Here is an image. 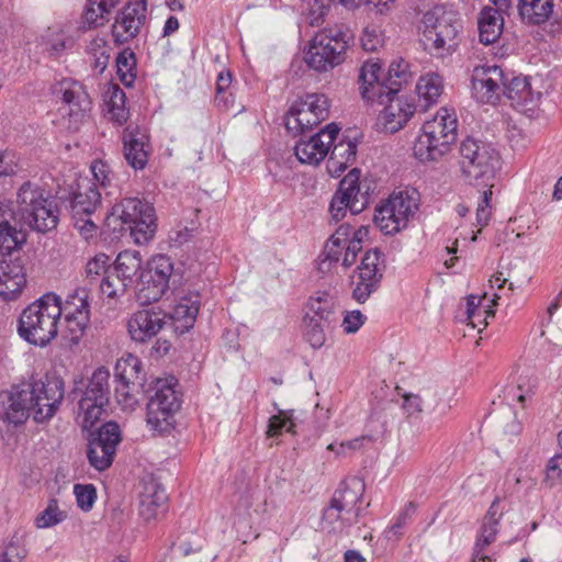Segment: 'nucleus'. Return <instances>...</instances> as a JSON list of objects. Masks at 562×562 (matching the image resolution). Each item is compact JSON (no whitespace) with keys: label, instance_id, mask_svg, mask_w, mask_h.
Returning <instances> with one entry per match:
<instances>
[{"label":"nucleus","instance_id":"obj_1","mask_svg":"<svg viewBox=\"0 0 562 562\" xmlns=\"http://www.w3.org/2000/svg\"><path fill=\"white\" fill-rule=\"evenodd\" d=\"M65 395L61 378L47 376L45 381L13 385L0 392V420L13 425L23 424L32 414L36 423L50 419Z\"/></svg>","mask_w":562,"mask_h":562},{"label":"nucleus","instance_id":"obj_2","mask_svg":"<svg viewBox=\"0 0 562 562\" xmlns=\"http://www.w3.org/2000/svg\"><path fill=\"white\" fill-rule=\"evenodd\" d=\"M461 172L469 184L483 188L476 209V222L486 226L492 215V188L501 156L493 144L474 137H467L459 147Z\"/></svg>","mask_w":562,"mask_h":562},{"label":"nucleus","instance_id":"obj_3","mask_svg":"<svg viewBox=\"0 0 562 562\" xmlns=\"http://www.w3.org/2000/svg\"><path fill=\"white\" fill-rule=\"evenodd\" d=\"M60 297L48 292L25 307L18 321V333L31 345L46 347L58 335Z\"/></svg>","mask_w":562,"mask_h":562},{"label":"nucleus","instance_id":"obj_4","mask_svg":"<svg viewBox=\"0 0 562 562\" xmlns=\"http://www.w3.org/2000/svg\"><path fill=\"white\" fill-rule=\"evenodd\" d=\"M353 33L345 24L324 27L314 36L306 54L307 65L316 71L331 70L346 59Z\"/></svg>","mask_w":562,"mask_h":562},{"label":"nucleus","instance_id":"obj_5","mask_svg":"<svg viewBox=\"0 0 562 562\" xmlns=\"http://www.w3.org/2000/svg\"><path fill=\"white\" fill-rule=\"evenodd\" d=\"M16 204L21 220L31 229L47 233L57 227L59 210L40 186L23 183L18 191Z\"/></svg>","mask_w":562,"mask_h":562},{"label":"nucleus","instance_id":"obj_6","mask_svg":"<svg viewBox=\"0 0 562 562\" xmlns=\"http://www.w3.org/2000/svg\"><path fill=\"white\" fill-rule=\"evenodd\" d=\"M458 122L456 116L441 110L432 119L424 123L413 150L420 161L437 160L443 156L457 138Z\"/></svg>","mask_w":562,"mask_h":562},{"label":"nucleus","instance_id":"obj_7","mask_svg":"<svg viewBox=\"0 0 562 562\" xmlns=\"http://www.w3.org/2000/svg\"><path fill=\"white\" fill-rule=\"evenodd\" d=\"M422 24V42L426 49L441 57L456 50L462 23L452 12H446L443 8L436 7L423 15Z\"/></svg>","mask_w":562,"mask_h":562},{"label":"nucleus","instance_id":"obj_8","mask_svg":"<svg viewBox=\"0 0 562 562\" xmlns=\"http://www.w3.org/2000/svg\"><path fill=\"white\" fill-rule=\"evenodd\" d=\"M101 196L102 193L98 187L85 179L78 181L71 188V192L61 199L71 216L74 226L85 239H89L97 234L98 225L93 215L101 205Z\"/></svg>","mask_w":562,"mask_h":562},{"label":"nucleus","instance_id":"obj_9","mask_svg":"<svg viewBox=\"0 0 562 562\" xmlns=\"http://www.w3.org/2000/svg\"><path fill=\"white\" fill-rule=\"evenodd\" d=\"M179 281L180 277L175 271L171 258L167 255H156L147 261L139 274L137 300L142 304L157 302Z\"/></svg>","mask_w":562,"mask_h":562},{"label":"nucleus","instance_id":"obj_10","mask_svg":"<svg viewBox=\"0 0 562 562\" xmlns=\"http://www.w3.org/2000/svg\"><path fill=\"white\" fill-rule=\"evenodd\" d=\"M110 216H117L130 229L137 245L151 240L157 229L155 209L139 198H125L112 207Z\"/></svg>","mask_w":562,"mask_h":562},{"label":"nucleus","instance_id":"obj_11","mask_svg":"<svg viewBox=\"0 0 562 562\" xmlns=\"http://www.w3.org/2000/svg\"><path fill=\"white\" fill-rule=\"evenodd\" d=\"M417 192H393L376 207L374 223L385 235H394L405 229L418 209Z\"/></svg>","mask_w":562,"mask_h":562},{"label":"nucleus","instance_id":"obj_12","mask_svg":"<svg viewBox=\"0 0 562 562\" xmlns=\"http://www.w3.org/2000/svg\"><path fill=\"white\" fill-rule=\"evenodd\" d=\"M110 372L105 368H98L92 373L85 392L78 403V418L85 430H90L101 418L110 400Z\"/></svg>","mask_w":562,"mask_h":562},{"label":"nucleus","instance_id":"obj_13","mask_svg":"<svg viewBox=\"0 0 562 562\" xmlns=\"http://www.w3.org/2000/svg\"><path fill=\"white\" fill-rule=\"evenodd\" d=\"M52 91L63 103L59 109L63 116H68L75 128L89 117L92 101L82 83L71 78H64L53 86Z\"/></svg>","mask_w":562,"mask_h":562},{"label":"nucleus","instance_id":"obj_14","mask_svg":"<svg viewBox=\"0 0 562 562\" xmlns=\"http://www.w3.org/2000/svg\"><path fill=\"white\" fill-rule=\"evenodd\" d=\"M360 170H350L339 182L329 204L331 221L339 222L349 211L352 215L363 211L368 196L360 190Z\"/></svg>","mask_w":562,"mask_h":562},{"label":"nucleus","instance_id":"obj_15","mask_svg":"<svg viewBox=\"0 0 562 562\" xmlns=\"http://www.w3.org/2000/svg\"><path fill=\"white\" fill-rule=\"evenodd\" d=\"M121 440L120 426L114 422H108L95 431H90L87 457L91 467L98 471L110 468Z\"/></svg>","mask_w":562,"mask_h":562},{"label":"nucleus","instance_id":"obj_16","mask_svg":"<svg viewBox=\"0 0 562 562\" xmlns=\"http://www.w3.org/2000/svg\"><path fill=\"white\" fill-rule=\"evenodd\" d=\"M180 408V401L176 391L162 385L156 389L147 403L146 423L148 427L157 432H167L173 426L175 414Z\"/></svg>","mask_w":562,"mask_h":562},{"label":"nucleus","instance_id":"obj_17","mask_svg":"<svg viewBox=\"0 0 562 562\" xmlns=\"http://www.w3.org/2000/svg\"><path fill=\"white\" fill-rule=\"evenodd\" d=\"M505 74L497 66H476L471 76L472 97L483 104H495L502 97Z\"/></svg>","mask_w":562,"mask_h":562},{"label":"nucleus","instance_id":"obj_18","mask_svg":"<svg viewBox=\"0 0 562 562\" xmlns=\"http://www.w3.org/2000/svg\"><path fill=\"white\" fill-rule=\"evenodd\" d=\"M339 132L340 127L330 123L308 139H300L294 147L295 156L303 164L318 165L327 156Z\"/></svg>","mask_w":562,"mask_h":562},{"label":"nucleus","instance_id":"obj_19","mask_svg":"<svg viewBox=\"0 0 562 562\" xmlns=\"http://www.w3.org/2000/svg\"><path fill=\"white\" fill-rule=\"evenodd\" d=\"M147 14L146 0H131L116 14L112 34L117 43L135 38L145 24Z\"/></svg>","mask_w":562,"mask_h":562},{"label":"nucleus","instance_id":"obj_20","mask_svg":"<svg viewBox=\"0 0 562 562\" xmlns=\"http://www.w3.org/2000/svg\"><path fill=\"white\" fill-rule=\"evenodd\" d=\"M114 376L119 384L115 387V396L119 403L133 405L136 401L131 390L142 387L144 378L142 375V361L134 355L128 353L116 361Z\"/></svg>","mask_w":562,"mask_h":562},{"label":"nucleus","instance_id":"obj_21","mask_svg":"<svg viewBox=\"0 0 562 562\" xmlns=\"http://www.w3.org/2000/svg\"><path fill=\"white\" fill-rule=\"evenodd\" d=\"M168 326V314L150 307L136 311L127 321L128 335L136 342H146Z\"/></svg>","mask_w":562,"mask_h":562},{"label":"nucleus","instance_id":"obj_22","mask_svg":"<svg viewBox=\"0 0 562 562\" xmlns=\"http://www.w3.org/2000/svg\"><path fill=\"white\" fill-rule=\"evenodd\" d=\"M124 157L135 170L145 168L150 154L149 138L138 127L126 128L123 134Z\"/></svg>","mask_w":562,"mask_h":562},{"label":"nucleus","instance_id":"obj_23","mask_svg":"<svg viewBox=\"0 0 562 562\" xmlns=\"http://www.w3.org/2000/svg\"><path fill=\"white\" fill-rule=\"evenodd\" d=\"M200 310V294L190 293L181 296L168 314V326H171L178 334L189 331L196 319Z\"/></svg>","mask_w":562,"mask_h":562},{"label":"nucleus","instance_id":"obj_24","mask_svg":"<svg viewBox=\"0 0 562 562\" xmlns=\"http://www.w3.org/2000/svg\"><path fill=\"white\" fill-rule=\"evenodd\" d=\"M26 283L24 267L19 259L0 260V296L15 299Z\"/></svg>","mask_w":562,"mask_h":562},{"label":"nucleus","instance_id":"obj_25","mask_svg":"<svg viewBox=\"0 0 562 562\" xmlns=\"http://www.w3.org/2000/svg\"><path fill=\"white\" fill-rule=\"evenodd\" d=\"M15 213L12 203L0 201V252L3 256L11 255L25 241L23 233L12 225Z\"/></svg>","mask_w":562,"mask_h":562},{"label":"nucleus","instance_id":"obj_26","mask_svg":"<svg viewBox=\"0 0 562 562\" xmlns=\"http://www.w3.org/2000/svg\"><path fill=\"white\" fill-rule=\"evenodd\" d=\"M383 104H385V106L379 120L390 133H395L401 130L415 112V108L398 98L397 94L385 98Z\"/></svg>","mask_w":562,"mask_h":562},{"label":"nucleus","instance_id":"obj_27","mask_svg":"<svg viewBox=\"0 0 562 562\" xmlns=\"http://www.w3.org/2000/svg\"><path fill=\"white\" fill-rule=\"evenodd\" d=\"M381 67L376 63H367L360 69L359 81L361 95L367 101L384 103L386 83L380 80Z\"/></svg>","mask_w":562,"mask_h":562},{"label":"nucleus","instance_id":"obj_28","mask_svg":"<svg viewBox=\"0 0 562 562\" xmlns=\"http://www.w3.org/2000/svg\"><path fill=\"white\" fill-rule=\"evenodd\" d=\"M167 494L156 481L145 484L139 499V515L146 520L157 518L166 510Z\"/></svg>","mask_w":562,"mask_h":562},{"label":"nucleus","instance_id":"obj_29","mask_svg":"<svg viewBox=\"0 0 562 562\" xmlns=\"http://www.w3.org/2000/svg\"><path fill=\"white\" fill-rule=\"evenodd\" d=\"M364 488L366 485L361 479L351 477L340 484L339 488L334 493L331 501L345 509L347 514L355 515L358 518L360 515L358 504L362 499Z\"/></svg>","mask_w":562,"mask_h":562},{"label":"nucleus","instance_id":"obj_30","mask_svg":"<svg viewBox=\"0 0 562 562\" xmlns=\"http://www.w3.org/2000/svg\"><path fill=\"white\" fill-rule=\"evenodd\" d=\"M502 95H505L517 105H527L529 103H533L540 98V93L535 92L531 89L527 77L514 76L508 79L506 75L503 83Z\"/></svg>","mask_w":562,"mask_h":562},{"label":"nucleus","instance_id":"obj_31","mask_svg":"<svg viewBox=\"0 0 562 562\" xmlns=\"http://www.w3.org/2000/svg\"><path fill=\"white\" fill-rule=\"evenodd\" d=\"M328 116H321L319 114H313L310 111L301 108L296 104H292L289 109L284 125L286 130L294 135L304 134L312 131L321 122L325 121Z\"/></svg>","mask_w":562,"mask_h":562},{"label":"nucleus","instance_id":"obj_32","mask_svg":"<svg viewBox=\"0 0 562 562\" xmlns=\"http://www.w3.org/2000/svg\"><path fill=\"white\" fill-rule=\"evenodd\" d=\"M502 13L492 7H485L479 15V40L482 44L488 45L495 43L503 32Z\"/></svg>","mask_w":562,"mask_h":562},{"label":"nucleus","instance_id":"obj_33","mask_svg":"<svg viewBox=\"0 0 562 562\" xmlns=\"http://www.w3.org/2000/svg\"><path fill=\"white\" fill-rule=\"evenodd\" d=\"M553 0H518V12L529 25L546 23L553 13Z\"/></svg>","mask_w":562,"mask_h":562},{"label":"nucleus","instance_id":"obj_34","mask_svg":"<svg viewBox=\"0 0 562 562\" xmlns=\"http://www.w3.org/2000/svg\"><path fill=\"white\" fill-rule=\"evenodd\" d=\"M356 154L357 145L352 140H340L335 144L326 162L328 173L339 177L356 160Z\"/></svg>","mask_w":562,"mask_h":562},{"label":"nucleus","instance_id":"obj_35","mask_svg":"<svg viewBox=\"0 0 562 562\" xmlns=\"http://www.w3.org/2000/svg\"><path fill=\"white\" fill-rule=\"evenodd\" d=\"M119 2L120 0H88L81 16L80 29L88 30L103 25Z\"/></svg>","mask_w":562,"mask_h":562},{"label":"nucleus","instance_id":"obj_36","mask_svg":"<svg viewBox=\"0 0 562 562\" xmlns=\"http://www.w3.org/2000/svg\"><path fill=\"white\" fill-rule=\"evenodd\" d=\"M143 270V260L136 250L121 251L114 261L113 271L130 286L134 283V278Z\"/></svg>","mask_w":562,"mask_h":562},{"label":"nucleus","instance_id":"obj_37","mask_svg":"<svg viewBox=\"0 0 562 562\" xmlns=\"http://www.w3.org/2000/svg\"><path fill=\"white\" fill-rule=\"evenodd\" d=\"M357 522L358 518L355 515L347 514L345 509L340 508L331 499L323 512L322 527L328 532H342Z\"/></svg>","mask_w":562,"mask_h":562},{"label":"nucleus","instance_id":"obj_38","mask_svg":"<svg viewBox=\"0 0 562 562\" xmlns=\"http://www.w3.org/2000/svg\"><path fill=\"white\" fill-rule=\"evenodd\" d=\"M419 106L427 110L428 106L438 102L443 90L442 77L437 74H428L420 77L416 86Z\"/></svg>","mask_w":562,"mask_h":562},{"label":"nucleus","instance_id":"obj_39","mask_svg":"<svg viewBox=\"0 0 562 562\" xmlns=\"http://www.w3.org/2000/svg\"><path fill=\"white\" fill-rule=\"evenodd\" d=\"M308 312L305 318L317 319V322H335V301L327 292H317L311 296L307 303Z\"/></svg>","mask_w":562,"mask_h":562},{"label":"nucleus","instance_id":"obj_40","mask_svg":"<svg viewBox=\"0 0 562 562\" xmlns=\"http://www.w3.org/2000/svg\"><path fill=\"white\" fill-rule=\"evenodd\" d=\"M385 255L379 248L366 251L355 273L381 283L385 269Z\"/></svg>","mask_w":562,"mask_h":562},{"label":"nucleus","instance_id":"obj_41","mask_svg":"<svg viewBox=\"0 0 562 562\" xmlns=\"http://www.w3.org/2000/svg\"><path fill=\"white\" fill-rule=\"evenodd\" d=\"M61 314L72 317H79L82 314V316L86 315V319L90 321L89 292L85 286L77 288L67 296L65 303L61 304Z\"/></svg>","mask_w":562,"mask_h":562},{"label":"nucleus","instance_id":"obj_42","mask_svg":"<svg viewBox=\"0 0 562 562\" xmlns=\"http://www.w3.org/2000/svg\"><path fill=\"white\" fill-rule=\"evenodd\" d=\"M202 553V543L199 537L194 536L192 540H180L172 547V557L170 562H204Z\"/></svg>","mask_w":562,"mask_h":562},{"label":"nucleus","instance_id":"obj_43","mask_svg":"<svg viewBox=\"0 0 562 562\" xmlns=\"http://www.w3.org/2000/svg\"><path fill=\"white\" fill-rule=\"evenodd\" d=\"M407 63L404 60L393 61L387 70V77L384 80L386 83V94L387 98L390 95H396L403 85L408 82L411 74L407 71Z\"/></svg>","mask_w":562,"mask_h":562},{"label":"nucleus","instance_id":"obj_44","mask_svg":"<svg viewBox=\"0 0 562 562\" xmlns=\"http://www.w3.org/2000/svg\"><path fill=\"white\" fill-rule=\"evenodd\" d=\"M117 76L122 83L132 87L136 79V56L131 48H125L116 57Z\"/></svg>","mask_w":562,"mask_h":562},{"label":"nucleus","instance_id":"obj_45","mask_svg":"<svg viewBox=\"0 0 562 562\" xmlns=\"http://www.w3.org/2000/svg\"><path fill=\"white\" fill-rule=\"evenodd\" d=\"M125 103V92L119 86H112L109 89V113L111 119L120 125L125 123L128 119V110L126 109Z\"/></svg>","mask_w":562,"mask_h":562},{"label":"nucleus","instance_id":"obj_46","mask_svg":"<svg viewBox=\"0 0 562 562\" xmlns=\"http://www.w3.org/2000/svg\"><path fill=\"white\" fill-rule=\"evenodd\" d=\"M304 338L312 348H321L326 341V330L330 327L329 322H317L313 318H303Z\"/></svg>","mask_w":562,"mask_h":562},{"label":"nucleus","instance_id":"obj_47","mask_svg":"<svg viewBox=\"0 0 562 562\" xmlns=\"http://www.w3.org/2000/svg\"><path fill=\"white\" fill-rule=\"evenodd\" d=\"M381 283L368 279L367 277L358 276L355 273L351 277V297L359 304H363L368 301L370 295L374 293Z\"/></svg>","mask_w":562,"mask_h":562},{"label":"nucleus","instance_id":"obj_48","mask_svg":"<svg viewBox=\"0 0 562 562\" xmlns=\"http://www.w3.org/2000/svg\"><path fill=\"white\" fill-rule=\"evenodd\" d=\"M66 519L65 512L59 509L57 499H49L46 508L36 517L37 528H49Z\"/></svg>","mask_w":562,"mask_h":562},{"label":"nucleus","instance_id":"obj_49","mask_svg":"<svg viewBox=\"0 0 562 562\" xmlns=\"http://www.w3.org/2000/svg\"><path fill=\"white\" fill-rule=\"evenodd\" d=\"M231 85L232 74L229 71H221L217 75L215 87V103L217 106L228 109L233 104L234 98L229 91Z\"/></svg>","mask_w":562,"mask_h":562},{"label":"nucleus","instance_id":"obj_50","mask_svg":"<svg viewBox=\"0 0 562 562\" xmlns=\"http://www.w3.org/2000/svg\"><path fill=\"white\" fill-rule=\"evenodd\" d=\"M294 104L321 116H328L329 114L328 99L321 93H307L294 102Z\"/></svg>","mask_w":562,"mask_h":562},{"label":"nucleus","instance_id":"obj_51","mask_svg":"<svg viewBox=\"0 0 562 562\" xmlns=\"http://www.w3.org/2000/svg\"><path fill=\"white\" fill-rule=\"evenodd\" d=\"M90 321L82 314L79 317L65 316L64 337L71 344L77 345L86 333Z\"/></svg>","mask_w":562,"mask_h":562},{"label":"nucleus","instance_id":"obj_52","mask_svg":"<svg viewBox=\"0 0 562 562\" xmlns=\"http://www.w3.org/2000/svg\"><path fill=\"white\" fill-rule=\"evenodd\" d=\"M498 527V524L482 521L474 543L475 557H479L480 553H482L490 544L496 540Z\"/></svg>","mask_w":562,"mask_h":562},{"label":"nucleus","instance_id":"obj_53","mask_svg":"<svg viewBox=\"0 0 562 562\" xmlns=\"http://www.w3.org/2000/svg\"><path fill=\"white\" fill-rule=\"evenodd\" d=\"M91 172L93 180L95 181L93 182L95 187L99 186L103 191H105V194L108 195L109 192L106 189L111 187L114 177V173L109 164L102 159L94 160L91 164Z\"/></svg>","mask_w":562,"mask_h":562},{"label":"nucleus","instance_id":"obj_54","mask_svg":"<svg viewBox=\"0 0 562 562\" xmlns=\"http://www.w3.org/2000/svg\"><path fill=\"white\" fill-rule=\"evenodd\" d=\"M294 427L292 415L289 412L280 411L278 415L270 417L267 434L270 437L279 436L282 431L294 434Z\"/></svg>","mask_w":562,"mask_h":562},{"label":"nucleus","instance_id":"obj_55","mask_svg":"<svg viewBox=\"0 0 562 562\" xmlns=\"http://www.w3.org/2000/svg\"><path fill=\"white\" fill-rule=\"evenodd\" d=\"M130 285L121 280L115 272L109 273L100 282V290L102 294L110 299L122 296Z\"/></svg>","mask_w":562,"mask_h":562},{"label":"nucleus","instance_id":"obj_56","mask_svg":"<svg viewBox=\"0 0 562 562\" xmlns=\"http://www.w3.org/2000/svg\"><path fill=\"white\" fill-rule=\"evenodd\" d=\"M74 43V38L66 35L63 31L53 32L46 41V50L52 56H59L65 50L70 49Z\"/></svg>","mask_w":562,"mask_h":562},{"label":"nucleus","instance_id":"obj_57","mask_svg":"<svg viewBox=\"0 0 562 562\" xmlns=\"http://www.w3.org/2000/svg\"><path fill=\"white\" fill-rule=\"evenodd\" d=\"M416 507L413 503H408L398 514L395 522L385 531V536L389 540L398 539L403 535V530L407 525L408 520L415 513Z\"/></svg>","mask_w":562,"mask_h":562},{"label":"nucleus","instance_id":"obj_58","mask_svg":"<svg viewBox=\"0 0 562 562\" xmlns=\"http://www.w3.org/2000/svg\"><path fill=\"white\" fill-rule=\"evenodd\" d=\"M384 44L382 31L378 25L371 24L363 29L361 45L366 52H375Z\"/></svg>","mask_w":562,"mask_h":562},{"label":"nucleus","instance_id":"obj_59","mask_svg":"<svg viewBox=\"0 0 562 562\" xmlns=\"http://www.w3.org/2000/svg\"><path fill=\"white\" fill-rule=\"evenodd\" d=\"M74 493L78 507L83 512H89L97 499L95 487L92 484H76Z\"/></svg>","mask_w":562,"mask_h":562},{"label":"nucleus","instance_id":"obj_60","mask_svg":"<svg viewBox=\"0 0 562 562\" xmlns=\"http://www.w3.org/2000/svg\"><path fill=\"white\" fill-rule=\"evenodd\" d=\"M345 245L328 240L322 254L323 259L319 263V270L325 272L330 269L331 263H337L344 252Z\"/></svg>","mask_w":562,"mask_h":562},{"label":"nucleus","instance_id":"obj_61","mask_svg":"<svg viewBox=\"0 0 562 562\" xmlns=\"http://www.w3.org/2000/svg\"><path fill=\"white\" fill-rule=\"evenodd\" d=\"M562 482V454L551 458L547 465L546 483L552 487Z\"/></svg>","mask_w":562,"mask_h":562},{"label":"nucleus","instance_id":"obj_62","mask_svg":"<svg viewBox=\"0 0 562 562\" xmlns=\"http://www.w3.org/2000/svg\"><path fill=\"white\" fill-rule=\"evenodd\" d=\"M364 440H368V438L359 437L352 440L341 441L339 443H330L327 449L335 452L338 457H345L348 454V451L359 450Z\"/></svg>","mask_w":562,"mask_h":562},{"label":"nucleus","instance_id":"obj_63","mask_svg":"<svg viewBox=\"0 0 562 562\" xmlns=\"http://www.w3.org/2000/svg\"><path fill=\"white\" fill-rule=\"evenodd\" d=\"M366 316L358 310L347 312L342 319V328L347 334L357 333L360 327L364 324Z\"/></svg>","mask_w":562,"mask_h":562},{"label":"nucleus","instance_id":"obj_64","mask_svg":"<svg viewBox=\"0 0 562 562\" xmlns=\"http://www.w3.org/2000/svg\"><path fill=\"white\" fill-rule=\"evenodd\" d=\"M109 257L104 254L97 255L93 259L88 261L86 272L89 278L100 276L103 272H108Z\"/></svg>","mask_w":562,"mask_h":562}]
</instances>
